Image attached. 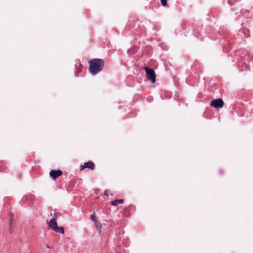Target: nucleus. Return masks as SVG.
Returning a JSON list of instances; mask_svg holds the SVG:
<instances>
[{"label": "nucleus", "instance_id": "f3484780", "mask_svg": "<svg viewBox=\"0 0 253 253\" xmlns=\"http://www.w3.org/2000/svg\"><path fill=\"white\" fill-rule=\"evenodd\" d=\"M46 247L47 248H48V249L50 248V247H49V246L48 245H46Z\"/></svg>", "mask_w": 253, "mask_h": 253}, {"label": "nucleus", "instance_id": "20e7f679", "mask_svg": "<svg viewBox=\"0 0 253 253\" xmlns=\"http://www.w3.org/2000/svg\"><path fill=\"white\" fill-rule=\"evenodd\" d=\"M95 167V164L92 161H89L87 162L84 163L83 165H81L80 167L81 171L85 169H89L91 170L94 169Z\"/></svg>", "mask_w": 253, "mask_h": 253}, {"label": "nucleus", "instance_id": "9d476101", "mask_svg": "<svg viewBox=\"0 0 253 253\" xmlns=\"http://www.w3.org/2000/svg\"><path fill=\"white\" fill-rule=\"evenodd\" d=\"M13 214L11 213L10 214V217L9 220V225H13Z\"/></svg>", "mask_w": 253, "mask_h": 253}, {"label": "nucleus", "instance_id": "0eeeda50", "mask_svg": "<svg viewBox=\"0 0 253 253\" xmlns=\"http://www.w3.org/2000/svg\"><path fill=\"white\" fill-rule=\"evenodd\" d=\"M95 227L97 231L99 233H101V228H102V225L100 222L96 221L95 222Z\"/></svg>", "mask_w": 253, "mask_h": 253}, {"label": "nucleus", "instance_id": "ddd939ff", "mask_svg": "<svg viewBox=\"0 0 253 253\" xmlns=\"http://www.w3.org/2000/svg\"><path fill=\"white\" fill-rule=\"evenodd\" d=\"M90 219H91V220L92 221L94 222V223H95V222H96V221H97L96 220V219H95V215H94V214H93V215H91V216H90Z\"/></svg>", "mask_w": 253, "mask_h": 253}, {"label": "nucleus", "instance_id": "6ab92c4d", "mask_svg": "<svg viewBox=\"0 0 253 253\" xmlns=\"http://www.w3.org/2000/svg\"><path fill=\"white\" fill-rule=\"evenodd\" d=\"M81 67V64H80V65H79V67L80 68Z\"/></svg>", "mask_w": 253, "mask_h": 253}, {"label": "nucleus", "instance_id": "1a4fd4ad", "mask_svg": "<svg viewBox=\"0 0 253 253\" xmlns=\"http://www.w3.org/2000/svg\"><path fill=\"white\" fill-rule=\"evenodd\" d=\"M54 231L57 232V233H60L61 234H64V228L62 227H57L56 229L54 230Z\"/></svg>", "mask_w": 253, "mask_h": 253}, {"label": "nucleus", "instance_id": "7ed1b4c3", "mask_svg": "<svg viewBox=\"0 0 253 253\" xmlns=\"http://www.w3.org/2000/svg\"><path fill=\"white\" fill-rule=\"evenodd\" d=\"M210 105L215 108H221L224 105V102L222 99L217 98L212 100Z\"/></svg>", "mask_w": 253, "mask_h": 253}, {"label": "nucleus", "instance_id": "6e6552de", "mask_svg": "<svg viewBox=\"0 0 253 253\" xmlns=\"http://www.w3.org/2000/svg\"><path fill=\"white\" fill-rule=\"evenodd\" d=\"M124 202V200L123 199H119V200H116L114 201L111 202V205L116 206L118 204H122Z\"/></svg>", "mask_w": 253, "mask_h": 253}, {"label": "nucleus", "instance_id": "dca6fc26", "mask_svg": "<svg viewBox=\"0 0 253 253\" xmlns=\"http://www.w3.org/2000/svg\"><path fill=\"white\" fill-rule=\"evenodd\" d=\"M81 72V68H79L78 69V71H77V73H79Z\"/></svg>", "mask_w": 253, "mask_h": 253}, {"label": "nucleus", "instance_id": "f03ea898", "mask_svg": "<svg viewBox=\"0 0 253 253\" xmlns=\"http://www.w3.org/2000/svg\"><path fill=\"white\" fill-rule=\"evenodd\" d=\"M143 68L146 73L147 79L152 83H155L156 82V74L154 70L147 66L144 67Z\"/></svg>", "mask_w": 253, "mask_h": 253}, {"label": "nucleus", "instance_id": "f257e3e1", "mask_svg": "<svg viewBox=\"0 0 253 253\" xmlns=\"http://www.w3.org/2000/svg\"><path fill=\"white\" fill-rule=\"evenodd\" d=\"M89 65L90 73L95 75L102 70L104 66V61L101 59H93L89 61Z\"/></svg>", "mask_w": 253, "mask_h": 253}, {"label": "nucleus", "instance_id": "39448f33", "mask_svg": "<svg viewBox=\"0 0 253 253\" xmlns=\"http://www.w3.org/2000/svg\"><path fill=\"white\" fill-rule=\"evenodd\" d=\"M62 171L61 170H51L49 172L50 176L53 179H56L62 174Z\"/></svg>", "mask_w": 253, "mask_h": 253}, {"label": "nucleus", "instance_id": "2eb2a0df", "mask_svg": "<svg viewBox=\"0 0 253 253\" xmlns=\"http://www.w3.org/2000/svg\"><path fill=\"white\" fill-rule=\"evenodd\" d=\"M104 194L105 195L107 196H109V193H108V191H105V193H104Z\"/></svg>", "mask_w": 253, "mask_h": 253}, {"label": "nucleus", "instance_id": "4468645a", "mask_svg": "<svg viewBox=\"0 0 253 253\" xmlns=\"http://www.w3.org/2000/svg\"><path fill=\"white\" fill-rule=\"evenodd\" d=\"M59 215H60V213H54V218L56 219L58 217H59Z\"/></svg>", "mask_w": 253, "mask_h": 253}, {"label": "nucleus", "instance_id": "9b49d317", "mask_svg": "<svg viewBox=\"0 0 253 253\" xmlns=\"http://www.w3.org/2000/svg\"><path fill=\"white\" fill-rule=\"evenodd\" d=\"M9 232L10 234L13 233L14 230L13 225H9Z\"/></svg>", "mask_w": 253, "mask_h": 253}, {"label": "nucleus", "instance_id": "423d86ee", "mask_svg": "<svg viewBox=\"0 0 253 253\" xmlns=\"http://www.w3.org/2000/svg\"><path fill=\"white\" fill-rule=\"evenodd\" d=\"M48 224L50 228L53 231L58 227L57 221L55 218H51Z\"/></svg>", "mask_w": 253, "mask_h": 253}, {"label": "nucleus", "instance_id": "f8f14e48", "mask_svg": "<svg viewBox=\"0 0 253 253\" xmlns=\"http://www.w3.org/2000/svg\"><path fill=\"white\" fill-rule=\"evenodd\" d=\"M167 1L168 0H161L162 5L163 6H166L167 4Z\"/></svg>", "mask_w": 253, "mask_h": 253}, {"label": "nucleus", "instance_id": "a211bd4d", "mask_svg": "<svg viewBox=\"0 0 253 253\" xmlns=\"http://www.w3.org/2000/svg\"><path fill=\"white\" fill-rule=\"evenodd\" d=\"M52 213H51V212H50V215H52Z\"/></svg>", "mask_w": 253, "mask_h": 253}]
</instances>
